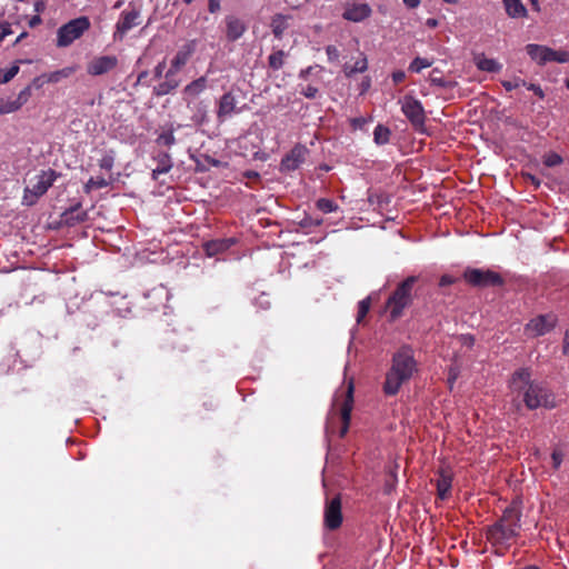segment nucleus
<instances>
[{
    "mask_svg": "<svg viewBox=\"0 0 569 569\" xmlns=\"http://www.w3.org/2000/svg\"><path fill=\"white\" fill-rule=\"evenodd\" d=\"M509 388L512 392L522 395L523 402L530 410L539 407H556L552 391L545 382L531 380V372L528 368H520L512 373Z\"/></svg>",
    "mask_w": 569,
    "mask_h": 569,
    "instance_id": "1",
    "label": "nucleus"
},
{
    "mask_svg": "<svg viewBox=\"0 0 569 569\" xmlns=\"http://www.w3.org/2000/svg\"><path fill=\"white\" fill-rule=\"evenodd\" d=\"M418 371V363L410 346L400 347L391 358V365L386 372L382 391L386 396H396L403 383H407Z\"/></svg>",
    "mask_w": 569,
    "mask_h": 569,
    "instance_id": "2",
    "label": "nucleus"
},
{
    "mask_svg": "<svg viewBox=\"0 0 569 569\" xmlns=\"http://www.w3.org/2000/svg\"><path fill=\"white\" fill-rule=\"evenodd\" d=\"M418 281L417 276H409L400 283L389 296L386 301V309L389 312L390 321H396L402 317L406 308L410 307L413 302V287Z\"/></svg>",
    "mask_w": 569,
    "mask_h": 569,
    "instance_id": "3",
    "label": "nucleus"
},
{
    "mask_svg": "<svg viewBox=\"0 0 569 569\" xmlns=\"http://www.w3.org/2000/svg\"><path fill=\"white\" fill-rule=\"evenodd\" d=\"M142 23V2L130 1L128 7L121 11L114 26L113 39L122 40L133 28Z\"/></svg>",
    "mask_w": 569,
    "mask_h": 569,
    "instance_id": "4",
    "label": "nucleus"
},
{
    "mask_svg": "<svg viewBox=\"0 0 569 569\" xmlns=\"http://www.w3.org/2000/svg\"><path fill=\"white\" fill-rule=\"evenodd\" d=\"M61 176L53 169L42 170L34 177V182L24 188L22 203L33 206L42 197L54 181Z\"/></svg>",
    "mask_w": 569,
    "mask_h": 569,
    "instance_id": "5",
    "label": "nucleus"
},
{
    "mask_svg": "<svg viewBox=\"0 0 569 569\" xmlns=\"http://www.w3.org/2000/svg\"><path fill=\"white\" fill-rule=\"evenodd\" d=\"M88 17H79L62 24L57 31V46L59 48L69 47L73 41L80 39L82 34L90 29Z\"/></svg>",
    "mask_w": 569,
    "mask_h": 569,
    "instance_id": "6",
    "label": "nucleus"
},
{
    "mask_svg": "<svg viewBox=\"0 0 569 569\" xmlns=\"http://www.w3.org/2000/svg\"><path fill=\"white\" fill-rule=\"evenodd\" d=\"M521 499L515 498L500 517V540L516 536L520 529Z\"/></svg>",
    "mask_w": 569,
    "mask_h": 569,
    "instance_id": "7",
    "label": "nucleus"
},
{
    "mask_svg": "<svg viewBox=\"0 0 569 569\" xmlns=\"http://www.w3.org/2000/svg\"><path fill=\"white\" fill-rule=\"evenodd\" d=\"M461 278L467 284L477 289H485L498 284V272L491 269L467 267Z\"/></svg>",
    "mask_w": 569,
    "mask_h": 569,
    "instance_id": "8",
    "label": "nucleus"
},
{
    "mask_svg": "<svg viewBox=\"0 0 569 569\" xmlns=\"http://www.w3.org/2000/svg\"><path fill=\"white\" fill-rule=\"evenodd\" d=\"M343 522L341 496L327 497L323 509V527L329 531L338 530Z\"/></svg>",
    "mask_w": 569,
    "mask_h": 569,
    "instance_id": "9",
    "label": "nucleus"
},
{
    "mask_svg": "<svg viewBox=\"0 0 569 569\" xmlns=\"http://www.w3.org/2000/svg\"><path fill=\"white\" fill-rule=\"evenodd\" d=\"M401 111L416 130H421L425 127L426 113L419 100L406 96L401 102Z\"/></svg>",
    "mask_w": 569,
    "mask_h": 569,
    "instance_id": "10",
    "label": "nucleus"
},
{
    "mask_svg": "<svg viewBox=\"0 0 569 569\" xmlns=\"http://www.w3.org/2000/svg\"><path fill=\"white\" fill-rule=\"evenodd\" d=\"M558 318L555 313L539 315L526 325V332L531 337H539L550 332L557 325Z\"/></svg>",
    "mask_w": 569,
    "mask_h": 569,
    "instance_id": "11",
    "label": "nucleus"
},
{
    "mask_svg": "<svg viewBox=\"0 0 569 569\" xmlns=\"http://www.w3.org/2000/svg\"><path fill=\"white\" fill-rule=\"evenodd\" d=\"M309 150L303 144L297 143L282 159L280 162L281 172H291L297 170L302 163H305Z\"/></svg>",
    "mask_w": 569,
    "mask_h": 569,
    "instance_id": "12",
    "label": "nucleus"
},
{
    "mask_svg": "<svg viewBox=\"0 0 569 569\" xmlns=\"http://www.w3.org/2000/svg\"><path fill=\"white\" fill-rule=\"evenodd\" d=\"M353 392H355L353 381L350 380L348 382V386H347L345 392H343V400L340 406V417H341V421H342V426L340 429L341 438H343L349 430L350 420H351V411L353 408Z\"/></svg>",
    "mask_w": 569,
    "mask_h": 569,
    "instance_id": "13",
    "label": "nucleus"
},
{
    "mask_svg": "<svg viewBox=\"0 0 569 569\" xmlns=\"http://www.w3.org/2000/svg\"><path fill=\"white\" fill-rule=\"evenodd\" d=\"M118 58L116 56H99L94 57L87 64V72L90 76H102L106 74L118 66Z\"/></svg>",
    "mask_w": 569,
    "mask_h": 569,
    "instance_id": "14",
    "label": "nucleus"
},
{
    "mask_svg": "<svg viewBox=\"0 0 569 569\" xmlns=\"http://www.w3.org/2000/svg\"><path fill=\"white\" fill-rule=\"evenodd\" d=\"M242 108H237V98L233 91L223 93L218 103L217 118L219 121H224L233 112L239 113Z\"/></svg>",
    "mask_w": 569,
    "mask_h": 569,
    "instance_id": "15",
    "label": "nucleus"
},
{
    "mask_svg": "<svg viewBox=\"0 0 569 569\" xmlns=\"http://www.w3.org/2000/svg\"><path fill=\"white\" fill-rule=\"evenodd\" d=\"M197 47L196 40H190L184 43L176 53V56L171 60V66L169 69L172 71L179 72L190 60L191 56L194 53Z\"/></svg>",
    "mask_w": 569,
    "mask_h": 569,
    "instance_id": "16",
    "label": "nucleus"
},
{
    "mask_svg": "<svg viewBox=\"0 0 569 569\" xmlns=\"http://www.w3.org/2000/svg\"><path fill=\"white\" fill-rule=\"evenodd\" d=\"M372 10L367 3L348 4L342 13L343 19L352 22H361L370 17Z\"/></svg>",
    "mask_w": 569,
    "mask_h": 569,
    "instance_id": "17",
    "label": "nucleus"
},
{
    "mask_svg": "<svg viewBox=\"0 0 569 569\" xmlns=\"http://www.w3.org/2000/svg\"><path fill=\"white\" fill-rule=\"evenodd\" d=\"M526 52L530 59L536 61L539 66H545L546 63L551 62L553 49L547 46L529 43L526 46Z\"/></svg>",
    "mask_w": 569,
    "mask_h": 569,
    "instance_id": "18",
    "label": "nucleus"
},
{
    "mask_svg": "<svg viewBox=\"0 0 569 569\" xmlns=\"http://www.w3.org/2000/svg\"><path fill=\"white\" fill-rule=\"evenodd\" d=\"M452 486V473L449 468H441L438 471V478L436 480L437 496L441 500H446L451 491Z\"/></svg>",
    "mask_w": 569,
    "mask_h": 569,
    "instance_id": "19",
    "label": "nucleus"
},
{
    "mask_svg": "<svg viewBox=\"0 0 569 569\" xmlns=\"http://www.w3.org/2000/svg\"><path fill=\"white\" fill-rule=\"evenodd\" d=\"M177 73L178 72L168 69L164 74V80L153 87V94L157 97H162L173 92L180 83V81L176 79Z\"/></svg>",
    "mask_w": 569,
    "mask_h": 569,
    "instance_id": "20",
    "label": "nucleus"
},
{
    "mask_svg": "<svg viewBox=\"0 0 569 569\" xmlns=\"http://www.w3.org/2000/svg\"><path fill=\"white\" fill-rule=\"evenodd\" d=\"M246 24L237 17L228 16L226 18V37L229 41H237L246 32Z\"/></svg>",
    "mask_w": 569,
    "mask_h": 569,
    "instance_id": "21",
    "label": "nucleus"
},
{
    "mask_svg": "<svg viewBox=\"0 0 569 569\" xmlns=\"http://www.w3.org/2000/svg\"><path fill=\"white\" fill-rule=\"evenodd\" d=\"M236 243L233 238L214 239L203 243V249L209 257L224 252Z\"/></svg>",
    "mask_w": 569,
    "mask_h": 569,
    "instance_id": "22",
    "label": "nucleus"
},
{
    "mask_svg": "<svg viewBox=\"0 0 569 569\" xmlns=\"http://www.w3.org/2000/svg\"><path fill=\"white\" fill-rule=\"evenodd\" d=\"M62 220L67 226H76L87 220L88 213L82 210L81 203H76L62 213Z\"/></svg>",
    "mask_w": 569,
    "mask_h": 569,
    "instance_id": "23",
    "label": "nucleus"
},
{
    "mask_svg": "<svg viewBox=\"0 0 569 569\" xmlns=\"http://www.w3.org/2000/svg\"><path fill=\"white\" fill-rule=\"evenodd\" d=\"M153 160L157 162V167L152 169L151 174L153 180H157L160 174L168 173L173 166L171 156L166 151L158 152Z\"/></svg>",
    "mask_w": 569,
    "mask_h": 569,
    "instance_id": "24",
    "label": "nucleus"
},
{
    "mask_svg": "<svg viewBox=\"0 0 569 569\" xmlns=\"http://www.w3.org/2000/svg\"><path fill=\"white\" fill-rule=\"evenodd\" d=\"M208 88V79L206 76H201L198 79L188 83L182 91L183 98H196L206 91Z\"/></svg>",
    "mask_w": 569,
    "mask_h": 569,
    "instance_id": "25",
    "label": "nucleus"
},
{
    "mask_svg": "<svg viewBox=\"0 0 569 569\" xmlns=\"http://www.w3.org/2000/svg\"><path fill=\"white\" fill-rule=\"evenodd\" d=\"M506 13L511 19H523L528 16V10L522 0H502Z\"/></svg>",
    "mask_w": 569,
    "mask_h": 569,
    "instance_id": "26",
    "label": "nucleus"
},
{
    "mask_svg": "<svg viewBox=\"0 0 569 569\" xmlns=\"http://www.w3.org/2000/svg\"><path fill=\"white\" fill-rule=\"evenodd\" d=\"M290 16H283L281 13H277L272 17L270 27L272 29V33L276 38L281 39L284 31L289 27Z\"/></svg>",
    "mask_w": 569,
    "mask_h": 569,
    "instance_id": "27",
    "label": "nucleus"
},
{
    "mask_svg": "<svg viewBox=\"0 0 569 569\" xmlns=\"http://www.w3.org/2000/svg\"><path fill=\"white\" fill-rule=\"evenodd\" d=\"M368 69V60L363 53H360V58L351 66L346 63L343 66V73L347 78L352 77L355 73H362Z\"/></svg>",
    "mask_w": 569,
    "mask_h": 569,
    "instance_id": "28",
    "label": "nucleus"
},
{
    "mask_svg": "<svg viewBox=\"0 0 569 569\" xmlns=\"http://www.w3.org/2000/svg\"><path fill=\"white\" fill-rule=\"evenodd\" d=\"M473 62L482 71L492 72L497 69L496 60L487 58L483 53L475 54Z\"/></svg>",
    "mask_w": 569,
    "mask_h": 569,
    "instance_id": "29",
    "label": "nucleus"
},
{
    "mask_svg": "<svg viewBox=\"0 0 569 569\" xmlns=\"http://www.w3.org/2000/svg\"><path fill=\"white\" fill-rule=\"evenodd\" d=\"M391 131L383 124H378L373 131V141L378 146L387 144L390 140Z\"/></svg>",
    "mask_w": 569,
    "mask_h": 569,
    "instance_id": "30",
    "label": "nucleus"
},
{
    "mask_svg": "<svg viewBox=\"0 0 569 569\" xmlns=\"http://www.w3.org/2000/svg\"><path fill=\"white\" fill-rule=\"evenodd\" d=\"M76 72V67H66L63 69L53 71L47 76V82L57 83L63 78H69ZM46 74L42 76L44 78Z\"/></svg>",
    "mask_w": 569,
    "mask_h": 569,
    "instance_id": "31",
    "label": "nucleus"
},
{
    "mask_svg": "<svg viewBox=\"0 0 569 569\" xmlns=\"http://www.w3.org/2000/svg\"><path fill=\"white\" fill-rule=\"evenodd\" d=\"M287 53L283 50H276L268 57V66L270 69L280 70L286 60Z\"/></svg>",
    "mask_w": 569,
    "mask_h": 569,
    "instance_id": "32",
    "label": "nucleus"
},
{
    "mask_svg": "<svg viewBox=\"0 0 569 569\" xmlns=\"http://www.w3.org/2000/svg\"><path fill=\"white\" fill-rule=\"evenodd\" d=\"M158 146L172 147L176 143L174 128L170 126L163 130L156 139Z\"/></svg>",
    "mask_w": 569,
    "mask_h": 569,
    "instance_id": "33",
    "label": "nucleus"
},
{
    "mask_svg": "<svg viewBox=\"0 0 569 569\" xmlns=\"http://www.w3.org/2000/svg\"><path fill=\"white\" fill-rule=\"evenodd\" d=\"M432 63L433 60L417 57L410 62L408 70L413 73H419L421 70L431 67Z\"/></svg>",
    "mask_w": 569,
    "mask_h": 569,
    "instance_id": "34",
    "label": "nucleus"
},
{
    "mask_svg": "<svg viewBox=\"0 0 569 569\" xmlns=\"http://www.w3.org/2000/svg\"><path fill=\"white\" fill-rule=\"evenodd\" d=\"M316 207L323 213H330L338 210V204L333 200L327 198L318 199Z\"/></svg>",
    "mask_w": 569,
    "mask_h": 569,
    "instance_id": "35",
    "label": "nucleus"
},
{
    "mask_svg": "<svg viewBox=\"0 0 569 569\" xmlns=\"http://www.w3.org/2000/svg\"><path fill=\"white\" fill-rule=\"evenodd\" d=\"M19 70L20 68L18 63L12 64L7 70L0 69V84L11 81L18 74Z\"/></svg>",
    "mask_w": 569,
    "mask_h": 569,
    "instance_id": "36",
    "label": "nucleus"
},
{
    "mask_svg": "<svg viewBox=\"0 0 569 569\" xmlns=\"http://www.w3.org/2000/svg\"><path fill=\"white\" fill-rule=\"evenodd\" d=\"M108 186V182L104 178H90L84 184V191L89 193L92 189H102Z\"/></svg>",
    "mask_w": 569,
    "mask_h": 569,
    "instance_id": "37",
    "label": "nucleus"
},
{
    "mask_svg": "<svg viewBox=\"0 0 569 569\" xmlns=\"http://www.w3.org/2000/svg\"><path fill=\"white\" fill-rule=\"evenodd\" d=\"M113 163H114V151H112V150L104 153L103 157L99 160V167L107 171H110L113 168Z\"/></svg>",
    "mask_w": 569,
    "mask_h": 569,
    "instance_id": "38",
    "label": "nucleus"
},
{
    "mask_svg": "<svg viewBox=\"0 0 569 569\" xmlns=\"http://www.w3.org/2000/svg\"><path fill=\"white\" fill-rule=\"evenodd\" d=\"M460 375V367L457 365V362H452L448 369V378L447 382L450 389L453 388L455 382L457 381L458 377Z\"/></svg>",
    "mask_w": 569,
    "mask_h": 569,
    "instance_id": "39",
    "label": "nucleus"
},
{
    "mask_svg": "<svg viewBox=\"0 0 569 569\" xmlns=\"http://www.w3.org/2000/svg\"><path fill=\"white\" fill-rule=\"evenodd\" d=\"M21 108V101H7L0 103V114L11 113Z\"/></svg>",
    "mask_w": 569,
    "mask_h": 569,
    "instance_id": "40",
    "label": "nucleus"
},
{
    "mask_svg": "<svg viewBox=\"0 0 569 569\" xmlns=\"http://www.w3.org/2000/svg\"><path fill=\"white\" fill-rule=\"evenodd\" d=\"M543 163L547 167H556L562 163V158L556 152H549L545 156Z\"/></svg>",
    "mask_w": 569,
    "mask_h": 569,
    "instance_id": "41",
    "label": "nucleus"
},
{
    "mask_svg": "<svg viewBox=\"0 0 569 569\" xmlns=\"http://www.w3.org/2000/svg\"><path fill=\"white\" fill-rule=\"evenodd\" d=\"M370 309V300L363 299L358 305V315H357V321L360 322L369 312Z\"/></svg>",
    "mask_w": 569,
    "mask_h": 569,
    "instance_id": "42",
    "label": "nucleus"
},
{
    "mask_svg": "<svg viewBox=\"0 0 569 569\" xmlns=\"http://www.w3.org/2000/svg\"><path fill=\"white\" fill-rule=\"evenodd\" d=\"M551 62H558V63L569 62V51L553 50V54L551 56Z\"/></svg>",
    "mask_w": 569,
    "mask_h": 569,
    "instance_id": "43",
    "label": "nucleus"
},
{
    "mask_svg": "<svg viewBox=\"0 0 569 569\" xmlns=\"http://www.w3.org/2000/svg\"><path fill=\"white\" fill-rule=\"evenodd\" d=\"M563 457H565V455L560 449H558V448L553 449V451L551 452V462H552V468L555 470H558L560 468V466L563 461Z\"/></svg>",
    "mask_w": 569,
    "mask_h": 569,
    "instance_id": "44",
    "label": "nucleus"
},
{
    "mask_svg": "<svg viewBox=\"0 0 569 569\" xmlns=\"http://www.w3.org/2000/svg\"><path fill=\"white\" fill-rule=\"evenodd\" d=\"M368 123V119L365 117H357L350 119V124L353 130H362Z\"/></svg>",
    "mask_w": 569,
    "mask_h": 569,
    "instance_id": "45",
    "label": "nucleus"
},
{
    "mask_svg": "<svg viewBox=\"0 0 569 569\" xmlns=\"http://www.w3.org/2000/svg\"><path fill=\"white\" fill-rule=\"evenodd\" d=\"M300 93L308 98V99H313L317 97L318 94V88L317 87H313L311 84H308L307 87L302 88Z\"/></svg>",
    "mask_w": 569,
    "mask_h": 569,
    "instance_id": "46",
    "label": "nucleus"
},
{
    "mask_svg": "<svg viewBox=\"0 0 569 569\" xmlns=\"http://www.w3.org/2000/svg\"><path fill=\"white\" fill-rule=\"evenodd\" d=\"M326 53L328 56L329 61H337L339 59L340 52L336 46H327Z\"/></svg>",
    "mask_w": 569,
    "mask_h": 569,
    "instance_id": "47",
    "label": "nucleus"
},
{
    "mask_svg": "<svg viewBox=\"0 0 569 569\" xmlns=\"http://www.w3.org/2000/svg\"><path fill=\"white\" fill-rule=\"evenodd\" d=\"M501 84L505 87L507 91H511L520 86H527L525 80H515V81H502Z\"/></svg>",
    "mask_w": 569,
    "mask_h": 569,
    "instance_id": "48",
    "label": "nucleus"
},
{
    "mask_svg": "<svg viewBox=\"0 0 569 569\" xmlns=\"http://www.w3.org/2000/svg\"><path fill=\"white\" fill-rule=\"evenodd\" d=\"M12 33L11 24L8 22H0V43L2 40Z\"/></svg>",
    "mask_w": 569,
    "mask_h": 569,
    "instance_id": "49",
    "label": "nucleus"
},
{
    "mask_svg": "<svg viewBox=\"0 0 569 569\" xmlns=\"http://www.w3.org/2000/svg\"><path fill=\"white\" fill-rule=\"evenodd\" d=\"M167 67L166 60L160 61L153 69L154 79H161L163 77L164 69Z\"/></svg>",
    "mask_w": 569,
    "mask_h": 569,
    "instance_id": "50",
    "label": "nucleus"
},
{
    "mask_svg": "<svg viewBox=\"0 0 569 569\" xmlns=\"http://www.w3.org/2000/svg\"><path fill=\"white\" fill-rule=\"evenodd\" d=\"M458 281V278L450 276V274H443L439 280L440 287H447L450 284H453Z\"/></svg>",
    "mask_w": 569,
    "mask_h": 569,
    "instance_id": "51",
    "label": "nucleus"
},
{
    "mask_svg": "<svg viewBox=\"0 0 569 569\" xmlns=\"http://www.w3.org/2000/svg\"><path fill=\"white\" fill-rule=\"evenodd\" d=\"M436 70L432 71L431 73V77H430V82L435 86H438L440 88H447L448 87V83L447 81L441 78V77H435L433 73H435Z\"/></svg>",
    "mask_w": 569,
    "mask_h": 569,
    "instance_id": "52",
    "label": "nucleus"
},
{
    "mask_svg": "<svg viewBox=\"0 0 569 569\" xmlns=\"http://www.w3.org/2000/svg\"><path fill=\"white\" fill-rule=\"evenodd\" d=\"M391 78L395 84H399L406 79V73L402 70H397L392 72Z\"/></svg>",
    "mask_w": 569,
    "mask_h": 569,
    "instance_id": "53",
    "label": "nucleus"
},
{
    "mask_svg": "<svg viewBox=\"0 0 569 569\" xmlns=\"http://www.w3.org/2000/svg\"><path fill=\"white\" fill-rule=\"evenodd\" d=\"M528 90H531L540 99L545 98V92L539 84L530 83L527 86Z\"/></svg>",
    "mask_w": 569,
    "mask_h": 569,
    "instance_id": "54",
    "label": "nucleus"
},
{
    "mask_svg": "<svg viewBox=\"0 0 569 569\" xmlns=\"http://www.w3.org/2000/svg\"><path fill=\"white\" fill-rule=\"evenodd\" d=\"M221 0H208V10L210 13H216L220 10Z\"/></svg>",
    "mask_w": 569,
    "mask_h": 569,
    "instance_id": "55",
    "label": "nucleus"
},
{
    "mask_svg": "<svg viewBox=\"0 0 569 569\" xmlns=\"http://www.w3.org/2000/svg\"><path fill=\"white\" fill-rule=\"evenodd\" d=\"M29 88L23 89L14 101H21V107L27 102L29 97Z\"/></svg>",
    "mask_w": 569,
    "mask_h": 569,
    "instance_id": "56",
    "label": "nucleus"
},
{
    "mask_svg": "<svg viewBox=\"0 0 569 569\" xmlns=\"http://www.w3.org/2000/svg\"><path fill=\"white\" fill-rule=\"evenodd\" d=\"M562 350L565 355L569 356V331L565 335Z\"/></svg>",
    "mask_w": 569,
    "mask_h": 569,
    "instance_id": "57",
    "label": "nucleus"
},
{
    "mask_svg": "<svg viewBox=\"0 0 569 569\" xmlns=\"http://www.w3.org/2000/svg\"><path fill=\"white\" fill-rule=\"evenodd\" d=\"M405 6L409 9H415L420 4V0H402Z\"/></svg>",
    "mask_w": 569,
    "mask_h": 569,
    "instance_id": "58",
    "label": "nucleus"
},
{
    "mask_svg": "<svg viewBox=\"0 0 569 569\" xmlns=\"http://www.w3.org/2000/svg\"><path fill=\"white\" fill-rule=\"evenodd\" d=\"M40 23H41V18H40V16H38V14H36V16L31 17V19L29 20V26H30L31 28H34V27H37V26H38V24H40Z\"/></svg>",
    "mask_w": 569,
    "mask_h": 569,
    "instance_id": "59",
    "label": "nucleus"
},
{
    "mask_svg": "<svg viewBox=\"0 0 569 569\" xmlns=\"http://www.w3.org/2000/svg\"><path fill=\"white\" fill-rule=\"evenodd\" d=\"M498 530V522H495L492 526H491V529L489 531V539H492V547H496V542H495V531Z\"/></svg>",
    "mask_w": 569,
    "mask_h": 569,
    "instance_id": "60",
    "label": "nucleus"
},
{
    "mask_svg": "<svg viewBox=\"0 0 569 569\" xmlns=\"http://www.w3.org/2000/svg\"><path fill=\"white\" fill-rule=\"evenodd\" d=\"M529 1L532 7V10L540 12L541 9H540L539 0H529Z\"/></svg>",
    "mask_w": 569,
    "mask_h": 569,
    "instance_id": "61",
    "label": "nucleus"
},
{
    "mask_svg": "<svg viewBox=\"0 0 569 569\" xmlns=\"http://www.w3.org/2000/svg\"><path fill=\"white\" fill-rule=\"evenodd\" d=\"M528 180H530V182L532 184H535L537 188L540 186V180L531 174H528L527 177Z\"/></svg>",
    "mask_w": 569,
    "mask_h": 569,
    "instance_id": "62",
    "label": "nucleus"
},
{
    "mask_svg": "<svg viewBox=\"0 0 569 569\" xmlns=\"http://www.w3.org/2000/svg\"><path fill=\"white\" fill-rule=\"evenodd\" d=\"M26 37H28V32H22L18 36V38L14 40L13 46H17L19 42H21Z\"/></svg>",
    "mask_w": 569,
    "mask_h": 569,
    "instance_id": "63",
    "label": "nucleus"
},
{
    "mask_svg": "<svg viewBox=\"0 0 569 569\" xmlns=\"http://www.w3.org/2000/svg\"><path fill=\"white\" fill-rule=\"evenodd\" d=\"M427 26L431 27V28H435V27L438 26V21L436 19H433V18H430V19L427 20Z\"/></svg>",
    "mask_w": 569,
    "mask_h": 569,
    "instance_id": "64",
    "label": "nucleus"
}]
</instances>
